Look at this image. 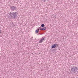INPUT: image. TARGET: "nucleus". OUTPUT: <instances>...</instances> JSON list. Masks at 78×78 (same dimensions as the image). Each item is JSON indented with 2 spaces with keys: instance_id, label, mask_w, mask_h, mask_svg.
I'll list each match as a JSON object with an SVG mask.
<instances>
[{
  "instance_id": "4",
  "label": "nucleus",
  "mask_w": 78,
  "mask_h": 78,
  "mask_svg": "<svg viewBox=\"0 0 78 78\" xmlns=\"http://www.w3.org/2000/svg\"><path fill=\"white\" fill-rule=\"evenodd\" d=\"M52 48H55V47H58V46H57V44H53L51 47Z\"/></svg>"
},
{
  "instance_id": "8",
  "label": "nucleus",
  "mask_w": 78,
  "mask_h": 78,
  "mask_svg": "<svg viewBox=\"0 0 78 78\" xmlns=\"http://www.w3.org/2000/svg\"><path fill=\"white\" fill-rule=\"evenodd\" d=\"M41 27H44L45 26V25H44V24H43L41 25Z\"/></svg>"
},
{
  "instance_id": "1",
  "label": "nucleus",
  "mask_w": 78,
  "mask_h": 78,
  "mask_svg": "<svg viewBox=\"0 0 78 78\" xmlns=\"http://www.w3.org/2000/svg\"><path fill=\"white\" fill-rule=\"evenodd\" d=\"M9 15L8 17L9 19H15L17 17V12H11L9 13Z\"/></svg>"
},
{
  "instance_id": "2",
  "label": "nucleus",
  "mask_w": 78,
  "mask_h": 78,
  "mask_svg": "<svg viewBox=\"0 0 78 78\" xmlns=\"http://www.w3.org/2000/svg\"><path fill=\"white\" fill-rule=\"evenodd\" d=\"M71 69L70 71V73H75L77 72L78 70V68L76 66H73L71 67Z\"/></svg>"
},
{
  "instance_id": "5",
  "label": "nucleus",
  "mask_w": 78,
  "mask_h": 78,
  "mask_svg": "<svg viewBox=\"0 0 78 78\" xmlns=\"http://www.w3.org/2000/svg\"><path fill=\"white\" fill-rule=\"evenodd\" d=\"M44 38H42L39 41V43H42L43 41H44Z\"/></svg>"
},
{
  "instance_id": "7",
  "label": "nucleus",
  "mask_w": 78,
  "mask_h": 78,
  "mask_svg": "<svg viewBox=\"0 0 78 78\" xmlns=\"http://www.w3.org/2000/svg\"><path fill=\"white\" fill-rule=\"evenodd\" d=\"M39 29L36 30L35 31V33H38V32H39Z\"/></svg>"
},
{
  "instance_id": "10",
  "label": "nucleus",
  "mask_w": 78,
  "mask_h": 78,
  "mask_svg": "<svg viewBox=\"0 0 78 78\" xmlns=\"http://www.w3.org/2000/svg\"><path fill=\"white\" fill-rule=\"evenodd\" d=\"M43 0L44 2H45V1H47V0Z\"/></svg>"
},
{
  "instance_id": "3",
  "label": "nucleus",
  "mask_w": 78,
  "mask_h": 78,
  "mask_svg": "<svg viewBox=\"0 0 78 78\" xmlns=\"http://www.w3.org/2000/svg\"><path fill=\"white\" fill-rule=\"evenodd\" d=\"M10 9L12 11H14L17 9L16 7V6H11L10 7Z\"/></svg>"
},
{
  "instance_id": "9",
  "label": "nucleus",
  "mask_w": 78,
  "mask_h": 78,
  "mask_svg": "<svg viewBox=\"0 0 78 78\" xmlns=\"http://www.w3.org/2000/svg\"><path fill=\"white\" fill-rule=\"evenodd\" d=\"M41 27H39V29H40V30H42V29H41Z\"/></svg>"
},
{
  "instance_id": "6",
  "label": "nucleus",
  "mask_w": 78,
  "mask_h": 78,
  "mask_svg": "<svg viewBox=\"0 0 78 78\" xmlns=\"http://www.w3.org/2000/svg\"><path fill=\"white\" fill-rule=\"evenodd\" d=\"M46 29H47V28H46V27H44L43 28H41V30H46Z\"/></svg>"
}]
</instances>
